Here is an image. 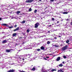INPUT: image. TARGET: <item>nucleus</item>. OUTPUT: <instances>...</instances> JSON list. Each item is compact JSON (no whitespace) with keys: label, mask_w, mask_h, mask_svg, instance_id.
<instances>
[{"label":"nucleus","mask_w":72,"mask_h":72,"mask_svg":"<svg viewBox=\"0 0 72 72\" xmlns=\"http://www.w3.org/2000/svg\"><path fill=\"white\" fill-rule=\"evenodd\" d=\"M68 48V46L67 45H66L64 47H63L62 48V50L63 51H64L66 50H67Z\"/></svg>","instance_id":"obj_1"},{"label":"nucleus","mask_w":72,"mask_h":72,"mask_svg":"<svg viewBox=\"0 0 72 72\" xmlns=\"http://www.w3.org/2000/svg\"><path fill=\"white\" fill-rule=\"evenodd\" d=\"M39 25H40V24L39 23L37 22L35 24L34 27L36 28H37V27H38V26H39Z\"/></svg>","instance_id":"obj_2"},{"label":"nucleus","mask_w":72,"mask_h":72,"mask_svg":"<svg viewBox=\"0 0 72 72\" xmlns=\"http://www.w3.org/2000/svg\"><path fill=\"white\" fill-rule=\"evenodd\" d=\"M33 0H28L26 1V3H31V2H33Z\"/></svg>","instance_id":"obj_3"},{"label":"nucleus","mask_w":72,"mask_h":72,"mask_svg":"<svg viewBox=\"0 0 72 72\" xmlns=\"http://www.w3.org/2000/svg\"><path fill=\"white\" fill-rule=\"evenodd\" d=\"M19 30V27L17 28L16 29L13 30V31L15 32V31H18Z\"/></svg>","instance_id":"obj_4"},{"label":"nucleus","mask_w":72,"mask_h":72,"mask_svg":"<svg viewBox=\"0 0 72 72\" xmlns=\"http://www.w3.org/2000/svg\"><path fill=\"white\" fill-rule=\"evenodd\" d=\"M44 11L45 12H49V10H48V7H46V8L44 9Z\"/></svg>","instance_id":"obj_5"},{"label":"nucleus","mask_w":72,"mask_h":72,"mask_svg":"<svg viewBox=\"0 0 72 72\" xmlns=\"http://www.w3.org/2000/svg\"><path fill=\"white\" fill-rule=\"evenodd\" d=\"M7 42V40H3L2 42V43H3V44H5V43H6V42Z\"/></svg>","instance_id":"obj_6"},{"label":"nucleus","mask_w":72,"mask_h":72,"mask_svg":"<svg viewBox=\"0 0 72 72\" xmlns=\"http://www.w3.org/2000/svg\"><path fill=\"white\" fill-rule=\"evenodd\" d=\"M57 61H59L60 60V57H58L56 59Z\"/></svg>","instance_id":"obj_7"},{"label":"nucleus","mask_w":72,"mask_h":72,"mask_svg":"<svg viewBox=\"0 0 72 72\" xmlns=\"http://www.w3.org/2000/svg\"><path fill=\"white\" fill-rule=\"evenodd\" d=\"M41 50H44L45 49V48L43 46H42L40 48Z\"/></svg>","instance_id":"obj_8"},{"label":"nucleus","mask_w":72,"mask_h":72,"mask_svg":"<svg viewBox=\"0 0 72 72\" xmlns=\"http://www.w3.org/2000/svg\"><path fill=\"white\" fill-rule=\"evenodd\" d=\"M7 24H2V26H6L7 27H8L9 26H7Z\"/></svg>","instance_id":"obj_9"},{"label":"nucleus","mask_w":72,"mask_h":72,"mask_svg":"<svg viewBox=\"0 0 72 72\" xmlns=\"http://www.w3.org/2000/svg\"><path fill=\"white\" fill-rule=\"evenodd\" d=\"M14 71H15V70L10 69L9 70V72H14Z\"/></svg>","instance_id":"obj_10"},{"label":"nucleus","mask_w":72,"mask_h":72,"mask_svg":"<svg viewBox=\"0 0 72 72\" xmlns=\"http://www.w3.org/2000/svg\"><path fill=\"white\" fill-rule=\"evenodd\" d=\"M16 35H17V33H13L12 35L13 36V37H14V36H15Z\"/></svg>","instance_id":"obj_11"},{"label":"nucleus","mask_w":72,"mask_h":72,"mask_svg":"<svg viewBox=\"0 0 72 72\" xmlns=\"http://www.w3.org/2000/svg\"><path fill=\"white\" fill-rule=\"evenodd\" d=\"M63 14H68V12H62Z\"/></svg>","instance_id":"obj_12"},{"label":"nucleus","mask_w":72,"mask_h":72,"mask_svg":"<svg viewBox=\"0 0 72 72\" xmlns=\"http://www.w3.org/2000/svg\"><path fill=\"white\" fill-rule=\"evenodd\" d=\"M31 71H35V68H33L32 69H31Z\"/></svg>","instance_id":"obj_13"},{"label":"nucleus","mask_w":72,"mask_h":72,"mask_svg":"<svg viewBox=\"0 0 72 72\" xmlns=\"http://www.w3.org/2000/svg\"><path fill=\"white\" fill-rule=\"evenodd\" d=\"M21 13V12H20L19 11H18L16 12V13H17V14H19V13Z\"/></svg>","instance_id":"obj_14"},{"label":"nucleus","mask_w":72,"mask_h":72,"mask_svg":"<svg viewBox=\"0 0 72 72\" xmlns=\"http://www.w3.org/2000/svg\"><path fill=\"white\" fill-rule=\"evenodd\" d=\"M56 69H52L51 70V71H52V72H54V71H56Z\"/></svg>","instance_id":"obj_15"},{"label":"nucleus","mask_w":72,"mask_h":72,"mask_svg":"<svg viewBox=\"0 0 72 72\" xmlns=\"http://www.w3.org/2000/svg\"><path fill=\"white\" fill-rule=\"evenodd\" d=\"M69 42V40H67L66 41V43H68Z\"/></svg>","instance_id":"obj_16"},{"label":"nucleus","mask_w":72,"mask_h":72,"mask_svg":"<svg viewBox=\"0 0 72 72\" xmlns=\"http://www.w3.org/2000/svg\"><path fill=\"white\" fill-rule=\"evenodd\" d=\"M21 23L22 24L24 23H25V21H24L22 22H21Z\"/></svg>","instance_id":"obj_17"},{"label":"nucleus","mask_w":72,"mask_h":72,"mask_svg":"<svg viewBox=\"0 0 72 72\" xmlns=\"http://www.w3.org/2000/svg\"><path fill=\"white\" fill-rule=\"evenodd\" d=\"M31 11H32V9H31V8H30L29 9V12H31Z\"/></svg>","instance_id":"obj_18"},{"label":"nucleus","mask_w":72,"mask_h":72,"mask_svg":"<svg viewBox=\"0 0 72 72\" xmlns=\"http://www.w3.org/2000/svg\"><path fill=\"white\" fill-rule=\"evenodd\" d=\"M63 66V65L62 64H60L59 65V67H62Z\"/></svg>","instance_id":"obj_19"},{"label":"nucleus","mask_w":72,"mask_h":72,"mask_svg":"<svg viewBox=\"0 0 72 72\" xmlns=\"http://www.w3.org/2000/svg\"><path fill=\"white\" fill-rule=\"evenodd\" d=\"M37 50L38 51H40V50H41L40 49H37Z\"/></svg>","instance_id":"obj_20"},{"label":"nucleus","mask_w":72,"mask_h":72,"mask_svg":"<svg viewBox=\"0 0 72 72\" xmlns=\"http://www.w3.org/2000/svg\"><path fill=\"white\" fill-rule=\"evenodd\" d=\"M6 52H8V53H9V50H6Z\"/></svg>","instance_id":"obj_21"},{"label":"nucleus","mask_w":72,"mask_h":72,"mask_svg":"<svg viewBox=\"0 0 72 72\" xmlns=\"http://www.w3.org/2000/svg\"><path fill=\"white\" fill-rule=\"evenodd\" d=\"M47 42V44H49L50 43V41H48Z\"/></svg>","instance_id":"obj_22"},{"label":"nucleus","mask_w":72,"mask_h":72,"mask_svg":"<svg viewBox=\"0 0 72 72\" xmlns=\"http://www.w3.org/2000/svg\"><path fill=\"white\" fill-rule=\"evenodd\" d=\"M63 57L65 59H66V58H67V57H66V56H63Z\"/></svg>","instance_id":"obj_23"},{"label":"nucleus","mask_w":72,"mask_h":72,"mask_svg":"<svg viewBox=\"0 0 72 72\" xmlns=\"http://www.w3.org/2000/svg\"><path fill=\"white\" fill-rule=\"evenodd\" d=\"M30 32V30H27V32L28 33Z\"/></svg>","instance_id":"obj_24"},{"label":"nucleus","mask_w":72,"mask_h":72,"mask_svg":"<svg viewBox=\"0 0 72 72\" xmlns=\"http://www.w3.org/2000/svg\"><path fill=\"white\" fill-rule=\"evenodd\" d=\"M54 46L56 47V48H57L58 46H57V45H54Z\"/></svg>","instance_id":"obj_25"},{"label":"nucleus","mask_w":72,"mask_h":72,"mask_svg":"<svg viewBox=\"0 0 72 72\" xmlns=\"http://www.w3.org/2000/svg\"><path fill=\"white\" fill-rule=\"evenodd\" d=\"M36 12H37V10H35L34 11L35 13H36Z\"/></svg>","instance_id":"obj_26"},{"label":"nucleus","mask_w":72,"mask_h":72,"mask_svg":"<svg viewBox=\"0 0 72 72\" xmlns=\"http://www.w3.org/2000/svg\"><path fill=\"white\" fill-rule=\"evenodd\" d=\"M54 20H55V19H54V18H52V20L53 21H54Z\"/></svg>","instance_id":"obj_27"},{"label":"nucleus","mask_w":72,"mask_h":72,"mask_svg":"<svg viewBox=\"0 0 72 72\" xmlns=\"http://www.w3.org/2000/svg\"><path fill=\"white\" fill-rule=\"evenodd\" d=\"M19 72H26V71H19Z\"/></svg>","instance_id":"obj_28"},{"label":"nucleus","mask_w":72,"mask_h":72,"mask_svg":"<svg viewBox=\"0 0 72 72\" xmlns=\"http://www.w3.org/2000/svg\"><path fill=\"white\" fill-rule=\"evenodd\" d=\"M13 28V26H10L9 27V28Z\"/></svg>","instance_id":"obj_29"},{"label":"nucleus","mask_w":72,"mask_h":72,"mask_svg":"<svg viewBox=\"0 0 72 72\" xmlns=\"http://www.w3.org/2000/svg\"><path fill=\"white\" fill-rule=\"evenodd\" d=\"M10 51H13V50L11 49L9 50V52H11Z\"/></svg>","instance_id":"obj_30"},{"label":"nucleus","mask_w":72,"mask_h":72,"mask_svg":"<svg viewBox=\"0 0 72 72\" xmlns=\"http://www.w3.org/2000/svg\"><path fill=\"white\" fill-rule=\"evenodd\" d=\"M44 60H47V59L46 58H44Z\"/></svg>","instance_id":"obj_31"},{"label":"nucleus","mask_w":72,"mask_h":72,"mask_svg":"<svg viewBox=\"0 0 72 72\" xmlns=\"http://www.w3.org/2000/svg\"><path fill=\"white\" fill-rule=\"evenodd\" d=\"M16 27H17V25H15L14 26V27H15V28H16Z\"/></svg>","instance_id":"obj_32"},{"label":"nucleus","mask_w":72,"mask_h":72,"mask_svg":"<svg viewBox=\"0 0 72 72\" xmlns=\"http://www.w3.org/2000/svg\"><path fill=\"white\" fill-rule=\"evenodd\" d=\"M54 39H55V40H57V37H55L54 38Z\"/></svg>","instance_id":"obj_33"},{"label":"nucleus","mask_w":72,"mask_h":72,"mask_svg":"<svg viewBox=\"0 0 72 72\" xmlns=\"http://www.w3.org/2000/svg\"><path fill=\"white\" fill-rule=\"evenodd\" d=\"M46 58H49V57L47 56V57H46Z\"/></svg>","instance_id":"obj_34"},{"label":"nucleus","mask_w":72,"mask_h":72,"mask_svg":"<svg viewBox=\"0 0 72 72\" xmlns=\"http://www.w3.org/2000/svg\"><path fill=\"white\" fill-rule=\"evenodd\" d=\"M54 0H50V1H51L52 2H53V1H54Z\"/></svg>","instance_id":"obj_35"},{"label":"nucleus","mask_w":72,"mask_h":72,"mask_svg":"<svg viewBox=\"0 0 72 72\" xmlns=\"http://www.w3.org/2000/svg\"><path fill=\"white\" fill-rule=\"evenodd\" d=\"M48 27H51V25H49L48 26Z\"/></svg>","instance_id":"obj_36"},{"label":"nucleus","mask_w":72,"mask_h":72,"mask_svg":"<svg viewBox=\"0 0 72 72\" xmlns=\"http://www.w3.org/2000/svg\"><path fill=\"white\" fill-rule=\"evenodd\" d=\"M19 39H22V37H20L19 38Z\"/></svg>","instance_id":"obj_37"},{"label":"nucleus","mask_w":72,"mask_h":72,"mask_svg":"<svg viewBox=\"0 0 72 72\" xmlns=\"http://www.w3.org/2000/svg\"><path fill=\"white\" fill-rule=\"evenodd\" d=\"M59 23V21H58L57 22V23Z\"/></svg>","instance_id":"obj_38"},{"label":"nucleus","mask_w":72,"mask_h":72,"mask_svg":"<svg viewBox=\"0 0 72 72\" xmlns=\"http://www.w3.org/2000/svg\"><path fill=\"white\" fill-rule=\"evenodd\" d=\"M62 37V36H58V37Z\"/></svg>","instance_id":"obj_39"},{"label":"nucleus","mask_w":72,"mask_h":72,"mask_svg":"<svg viewBox=\"0 0 72 72\" xmlns=\"http://www.w3.org/2000/svg\"><path fill=\"white\" fill-rule=\"evenodd\" d=\"M71 25H72V22H71Z\"/></svg>","instance_id":"obj_40"},{"label":"nucleus","mask_w":72,"mask_h":72,"mask_svg":"<svg viewBox=\"0 0 72 72\" xmlns=\"http://www.w3.org/2000/svg\"><path fill=\"white\" fill-rule=\"evenodd\" d=\"M48 32V33H50V31H49Z\"/></svg>","instance_id":"obj_41"},{"label":"nucleus","mask_w":72,"mask_h":72,"mask_svg":"<svg viewBox=\"0 0 72 72\" xmlns=\"http://www.w3.org/2000/svg\"><path fill=\"white\" fill-rule=\"evenodd\" d=\"M62 63H63V64H64V61L63 62H62Z\"/></svg>","instance_id":"obj_42"},{"label":"nucleus","mask_w":72,"mask_h":72,"mask_svg":"<svg viewBox=\"0 0 72 72\" xmlns=\"http://www.w3.org/2000/svg\"><path fill=\"white\" fill-rule=\"evenodd\" d=\"M1 19H2L0 17V21H1Z\"/></svg>","instance_id":"obj_43"},{"label":"nucleus","mask_w":72,"mask_h":72,"mask_svg":"<svg viewBox=\"0 0 72 72\" xmlns=\"http://www.w3.org/2000/svg\"><path fill=\"white\" fill-rule=\"evenodd\" d=\"M39 1H41V0H39Z\"/></svg>","instance_id":"obj_44"},{"label":"nucleus","mask_w":72,"mask_h":72,"mask_svg":"<svg viewBox=\"0 0 72 72\" xmlns=\"http://www.w3.org/2000/svg\"><path fill=\"white\" fill-rule=\"evenodd\" d=\"M69 20V19H68L67 20V21H68Z\"/></svg>","instance_id":"obj_45"},{"label":"nucleus","mask_w":72,"mask_h":72,"mask_svg":"<svg viewBox=\"0 0 72 72\" xmlns=\"http://www.w3.org/2000/svg\"><path fill=\"white\" fill-rule=\"evenodd\" d=\"M22 60H24V59L23 58V59H22Z\"/></svg>","instance_id":"obj_46"},{"label":"nucleus","mask_w":72,"mask_h":72,"mask_svg":"<svg viewBox=\"0 0 72 72\" xmlns=\"http://www.w3.org/2000/svg\"><path fill=\"white\" fill-rule=\"evenodd\" d=\"M69 44H70V43H68V45H69Z\"/></svg>","instance_id":"obj_47"},{"label":"nucleus","mask_w":72,"mask_h":72,"mask_svg":"<svg viewBox=\"0 0 72 72\" xmlns=\"http://www.w3.org/2000/svg\"><path fill=\"white\" fill-rule=\"evenodd\" d=\"M42 71H43V70H42H42H41V72H42Z\"/></svg>","instance_id":"obj_48"},{"label":"nucleus","mask_w":72,"mask_h":72,"mask_svg":"<svg viewBox=\"0 0 72 72\" xmlns=\"http://www.w3.org/2000/svg\"><path fill=\"white\" fill-rule=\"evenodd\" d=\"M0 68H1V67H0Z\"/></svg>","instance_id":"obj_49"},{"label":"nucleus","mask_w":72,"mask_h":72,"mask_svg":"<svg viewBox=\"0 0 72 72\" xmlns=\"http://www.w3.org/2000/svg\"><path fill=\"white\" fill-rule=\"evenodd\" d=\"M8 72H9V71H8Z\"/></svg>","instance_id":"obj_50"},{"label":"nucleus","mask_w":72,"mask_h":72,"mask_svg":"<svg viewBox=\"0 0 72 72\" xmlns=\"http://www.w3.org/2000/svg\"><path fill=\"white\" fill-rule=\"evenodd\" d=\"M46 72V71H44V72Z\"/></svg>","instance_id":"obj_51"},{"label":"nucleus","mask_w":72,"mask_h":72,"mask_svg":"<svg viewBox=\"0 0 72 72\" xmlns=\"http://www.w3.org/2000/svg\"><path fill=\"white\" fill-rule=\"evenodd\" d=\"M3 66V65H2V66Z\"/></svg>","instance_id":"obj_52"}]
</instances>
